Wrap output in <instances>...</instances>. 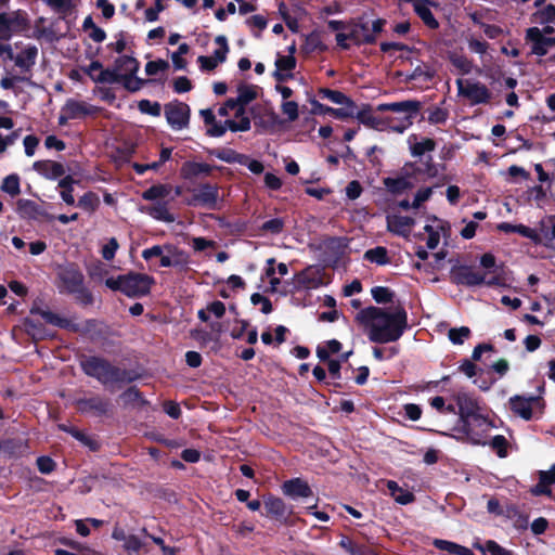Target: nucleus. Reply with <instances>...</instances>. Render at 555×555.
<instances>
[{
  "mask_svg": "<svg viewBox=\"0 0 555 555\" xmlns=\"http://www.w3.org/2000/svg\"><path fill=\"white\" fill-rule=\"evenodd\" d=\"M453 399L457 404L459 415L466 427V431L473 430L470 426L474 424L486 428L492 426L478 401L467 392L459 391L453 396Z\"/></svg>",
  "mask_w": 555,
  "mask_h": 555,
  "instance_id": "obj_3",
  "label": "nucleus"
},
{
  "mask_svg": "<svg viewBox=\"0 0 555 555\" xmlns=\"http://www.w3.org/2000/svg\"><path fill=\"white\" fill-rule=\"evenodd\" d=\"M211 170L212 167L206 163L185 162L180 172L184 179H193L199 176H208Z\"/></svg>",
  "mask_w": 555,
  "mask_h": 555,
  "instance_id": "obj_22",
  "label": "nucleus"
},
{
  "mask_svg": "<svg viewBox=\"0 0 555 555\" xmlns=\"http://www.w3.org/2000/svg\"><path fill=\"white\" fill-rule=\"evenodd\" d=\"M168 67V62L164 60L151 61L145 65V73L149 76H154L160 72H165Z\"/></svg>",
  "mask_w": 555,
  "mask_h": 555,
  "instance_id": "obj_54",
  "label": "nucleus"
},
{
  "mask_svg": "<svg viewBox=\"0 0 555 555\" xmlns=\"http://www.w3.org/2000/svg\"><path fill=\"white\" fill-rule=\"evenodd\" d=\"M142 545L143 544H142L141 540L137 535L129 534V537L126 539V542L124 543V548L130 555H132L133 553H138L140 551V548L142 547Z\"/></svg>",
  "mask_w": 555,
  "mask_h": 555,
  "instance_id": "obj_59",
  "label": "nucleus"
},
{
  "mask_svg": "<svg viewBox=\"0 0 555 555\" xmlns=\"http://www.w3.org/2000/svg\"><path fill=\"white\" fill-rule=\"evenodd\" d=\"M442 221L436 217H429L424 225V231L428 234L426 245L429 249H435L440 242V232L442 231Z\"/></svg>",
  "mask_w": 555,
  "mask_h": 555,
  "instance_id": "obj_21",
  "label": "nucleus"
},
{
  "mask_svg": "<svg viewBox=\"0 0 555 555\" xmlns=\"http://www.w3.org/2000/svg\"><path fill=\"white\" fill-rule=\"evenodd\" d=\"M356 321L365 328L369 339L377 344L397 341L408 326L406 312L400 306L361 309Z\"/></svg>",
  "mask_w": 555,
  "mask_h": 555,
  "instance_id": "obj_1",
  "label": "nucleus"
},
{
  "mask_svg": "<svg viewBox=\"0 0 555 555\" xmlns=\"http://www.w3.org/2000/svg\"><path fill=\"white\" fill-rule=\"evenodd\" d=\"M215 42L218 44V48L214 51L212 55L210 56L221 64L227 60V55L229 52L228 41L224 36H218L215 39Z\"/></svg>",
  "mask_w": 555,
  "mask_h": 555,
  "instance_id": "obj_42",
  "label": "nucleus"
},
{
  "mask_svg": "<svg viewBox=\"0 0 555 555\" xmlns=\"http://www.w3.org/2000/svg\"><path fill=\"white\" fill-rule=\"evenodd\" d=\"M420 107V102L409 100L378 104L376 111L390 112V115H384L388 130L402 133L413 124V119L417 116Z\"/></svg>",
  "mask_w": 555,
  "mask_h": 555,
  "instance_id": "obj_2",
  "label": "nucleus"
},
{
  "mask_svg": "<svg viewBox=\"0 0 555 555\" xmlns=\"http://www.w3.org/2000/svg\"><path fill=\"white\" fill-rule=\"evenodd\" d=\"M512 412L525 421L532 420L535 414L541 413L542 403L539 397L514 396L508 400Z\"/></svg>",
  "mask_w": 555,
  "mask_h": 555,
  "instance_id": "obj_8",
  "label": "nucleus"
},
{
  "mask_svg": "<svg viewBox=\"0 0 555 555\" xmlns=\"http://www.w3.org/2000/svg\"><path fill=\"white\" fill-rule=\"evenodd\" d=\"M449 60L452 66L460 75H467L472 73L474 67L473 62L468 60L465 55L452 52L449 55Z\"/></svg>",
  "mask_w": 555,
  "mask_h": 555,
  "instance_id": "obj_33",
  "label": "nucleus"
},
{
  "mask_svg": "<svg viewBox=\"0 0 555 555\" xmlns=\"http://www.w3.org/2000/svg\"><path fill=\"white\" fill-rule=\"evenodd\" d=\"M384 183L386 188L393 193H401L410 188V183L405 178H387Z\"/></svg>",
  "mask_w": 555,
  "mask_h": 555,
  "instance_id": "obj_44",
  "label": "nucleus"
},
{
  "mask_svg": "<svg viewBox=\"0 0 555 555\" xmlns=\"http://www.w3.org/2000/svg\"><path fill=\"white\" fill-rule=\"evenodd\" d=\"M433 194L431 188H423L417 191L412 202V208L418 209L422 204L430 198Z\"/></svg>",
  "mask_w": 555,
  "mask_h": 555,
  "instance_id": "obj_57",
  "label": "nucleus"
},
{
  "mask_svg": "<svg viewBox=\"0 0 555 555\" xmlns=\"http://www.w3.org/2000/svg\"><path fill=\"white\" fill-rule=\"evenodd\" d=\"M537 236L539 241H533V243L542 244L547 247L555 246V216H548L539 222Z\"/></svg>",
  "mask_w": 555,
  "mask_h": 555,
  "instance_id": "obj_15",
  "label": "nucleus"
},
{
  "mask_svg": "<svg viewBox=\"0 0 555 555\" xmlns=\"http://www.w3.org/2000/svg\"><path fill=\"white\" fill-rule=\"evenodd\" d=\"M468 48L470 51L483 55L488 50V43L474 37L467 39Z\"/></svg>",
  "mask_w": 555,
  "mask_h": 555,
  "instance_id": "obj_62",
  "label": "nucleus"
},
{
  "mask_svg": "<svg viewBox=\"0 0 555 555\" xmlns=\"http://www.w3.org/2000/svg\"><path fill=\"white\" fill-rule=\"evenodd\" d=\"M114 67L127 90L134 92L141 89L143 80L135 76L139 70V62L134 57L122 55L116 60Z\"/></svg>",
  "mask_w": 555,
  "mask_h": 555,
  "instance_id": "obj_5",
  "label": "nucleus"
},
{
  "mask_svg": "<svg viewBox=\"0 0 555 555\" xmlns=\"http://www.w3.org/2000/svg\"><path fill=\"white\" fill-rule=\"evenodd\" d=\"M434 545L437 548L446 551L452 555H473V552L469 548L451 541L436 539L434 541Z\"/></svg>",
  "mask_w": 555,
  "mask_h": 555,
  "instance_id": "obj_34",
  "label": "nucleus"
},
{
  "mask_svg": "<svg viewBox=\"0 0 555 555\" xmlns=\"http://www.w3.org/2000/svg\"><path fill=\"white\" fill-rule=\"evenodd\" d=\"M539 21L541 23L555 22V5L548 4L538 12Z\"/></svg>",
  "mask_w": 555,
  "mask_h": 555,
  "instance_id": "obj_61",
  "label": "nucleus"
},
{
  "mask_svg": "<svg viewBox=\"0 0 555 555\" xmlns=\"http://www.w3.org/2000/svg\"><path fill=\"white\" fill-rule=\"evenodd\" d=\"M87 114L86 106L77 101H68L64 108L63 115L60 117V124H65L67 119L78 118Z\"/></svg>",
  "mask_w": 555,
  "mask_h": 555,
  "instance_id": "obj_31",
  "label": "nucleus"
},
{
  "mask_svg": "<svg viewBox=\"0 0 555 555\" xmlns=\"http://www.w3.org/2000/svg\"><path fill=\"white\" fill-rule=\"evenodd\" d=\"M61 279L68 292H76L82 283V275L77 271H66Z\"/></svg>",
  "mask_w": 555,
  "mask_h": 555,
  "instance_id": "obj_39",
  "label": "nucleus"
},
{
  "mask_svg": "<svg viewBox=\"0 0 555 555\" xmlns=\"http://www.w3.org/2000/svg\"><path fill=\"white\" fill-rule=\"evenodd\" d=\"M295 66H296V60H295L294 55L279 54L275 60V67H276V70L274 74L275 78L279 81H285L286 79L292 77L291 72L295 68Z\"/></svg>",
  "mask_w": 555,
  "mask_h": 555,
  "instance_id": "obj_20",
  "label": "nucleus"
},
{
  "mask_svg": "<svg viewBox=\"0 0 555 555\" xmlns=\"http://www.w3.org/2000/svg\"><path fill=\"white\" fill-rule=\"evenodd\" d=\"M1 190L8 193L11 196H16L20 194V178L16 175H10L4 178Z\"/></svg>",
  "mask_w": 555,
  "mask_h": 555,
  "instance_id": "obj_41",
  "label": "nucleus"
},
{
  "mask_svg": "<svg viewBox=\"0 0 555 555\" xmlns=\"http://www.w3.org/2000/svg\"><path fill=\"white\" fill-rule=\"evenodd\" d=\"M474 547L481 551L482 553H489L490 555H514L512 551L504 548L495 541L489 540L483 545L475 543Z\"/></svg>",
  "mask_w": 555,
  "mask_h": 555,
  "instance_id": "obj_38",
  "label": "nucleus"
},
{
  "mask_svg": "<svg viewBox=\"0 0 555 555\" xmlns=\"http://www.w3.org/2000/svg\"><path fill=\"white\" fill-rule=\"evenodd\" d=\"M218 114L225 118V125L233 132L247 131L250 129V119L246 107L242 106L233 99L228 100L224 105L218 109Z\"/></svg>",
  "mask_w": 555,
  "mask_h": 555,
  "instance_id": "obj_4",
  "label": "nucleus"
},
{
  "mask_svg": "<svg viewBox=\"0 0 555 555\" xmlns=\"http://www.w3.org/2000/svg\"><path fill=\"white\" fill-rule=\"evenodd\" d=\"M467 437L475 444H489L500 457H505L507 455L508 442L502 435L494 436L490 441H487L475 434L474 430H467Z\"/></svg>",
  "mask_w": 555,
  "mask_h": 555,
  "instance_id": "obj_18",
  "label": "nucleus"
},
{
  "mask_svg": "<svg viewBox=\"0 0 555 555\" xmlns=\"http://www.w3.org/2000/svg\"><path fill=\"white\" fill-rule=\"evenodd\" d=\"M37 52L36 47L28 46L14 56L9 46H0V54H7L8 57L14 60L16 66L21 68L30 67L35 63Z\"/></svg>",
  "mask_w": 555,
  "mask_h": 555,
  "instance_id": "obj_13",
  "label": "nucleus"
},
{
  "mask_svg": "<svg viewBox=\"0 0 555 555\" xmlns=\"http://www.w3.org/2000/svg\"><path fill=\"white\" fill-rule=\"evenodd\" d=\"M340 349H341V344L336 339H332V340L326 341L323 345H320L317 348V356L321 361H325V360H328V358L332 354L339 352Z\"/></svg>",
  "mask_w": 555,
  "mask_h": 555,
  "instance_id": "obj_35",
  "label": "nucleus"
},
{
  "mask_svg": "<svg viewBox=\"0 0 555 555\" xmlns=\"http://www.w3.org/2000/svg\"><path fill=\"white\" fill-rule=\"evenodd\" d=\"M314 113L320 114V115L330 114V115L334 116L335 118H339V119L347 117V113L343 108H333V107L325 106L320 103L314 104Z\"/></svg>",
  "mask_w": 555,
  "mask_h": 555,
  "instance_id": "obj_50",
  "label": "nucleus"
},
{
  "mask_svg": "<svg viewBox=\"0 0 555 555\" xmlns=\"http://www.w3.org/2000/svg\"><path fill=\"white\" fill-rule=\"evenodd\" d=\"M40 315L46 322L53 325H57L60 327H66L69 324L67 320L50 311H41Z\"/></svg>",
  "mask_w": 555,
  "mask_h": 555,
  "instance_id": "obj_58",
  "label": "nucleus"
},
{
  "mask_svg": "<svg viewBox=\"0 0 555 555\" xmlns=\"http://www.w3.org/2000/svg\"><path fill=\"white\" fill-rule=\"evenodd\" d=\"M469 335H470V330L467 326L451 328L448 334L449 339L454 345L463 344L464 340L469 337Z\"/></svg>",
  "mask_w": 555,
  "mask_h": 555,
  "instance_id": "obj_45",
  "label": "nucleus"
},
{
  "mask_svg": "<svg viewBox=\"0 0 555 555\" xmlns=\"http://www.w3.org/2000/svg\"><path fill=\"white\" fill-rule=\"evenodd\" d=\"M284 222L281 218L270 219L262 223L261 230L270 234H279L282 232Z\"/></svg>",
  "mask_w": 555,
  "mask_h": 555,
  "instance_id": "obj_53",
  "label": "nucleus"
},
{
  "mask_svg": "<svg viewBox=\"0 0 555 555\" xmlns=\"http://www.w3.org/2000/svg\"><path fill=\"white\" fill-rule=\"evenodd\" d=\"M387 488L389 490L390 495L393 498V500L401 505L410 504V503L414 502V500H415V496L412 492L402 489L393 480L387 481Z\"/></svg>",
  "mask_w": 555,
  "mask_h": 555,
  "instance_id": "obj_29",
  "label": "nucleus"
},
{
  "mask_svg": "<svg viewBox=\"0 0 555 555\" xmlns=\"http://www.w3.org/2000/svg\"><path fill=\"white\" fill-rule=\"evenodd\" d=\"M298 289H314L324 284L323 270L319 267H308L294 276Z\"/></svg>",
  "mask_w": 555,
  "mask_h": 555,
  "instance_id": "obj_11",
  "label": "nucleus"
},
{
  "mask_svg": "<svg viewBox=\"0 0 555 555\" xmlns=\"http://www.w3.org/2000/svg\"><path fill=\"white\" fill-rule=\"evenodd\" d=\"M496 228L499 231H502L505 233H512V232L518 233L521 236L531 240L532 242L539 241V237L537 236V230L526 227L524 224H512L508 222H501L498 224Z\"/></svg>",
  "mask_w": 555,
  "mask_h": 555,
  "instance_id": "obj_28",
  "label": "nucleus"
},
{
  "mask_svg": "<svg viewBox=\"0 0 555 555\" xmlns=\"http://www.w3.org/2000/svg\"><path fill=\"white\" fill-rule=\"evenodd\" d=\"M257 96V88L255 86L242 85L237 89V96L233 99L237 101L242 106H246Z\"/></svg>",
  "mask_w": 555,
  "mask_h": 555,
  "instance_id": "obj_36",
  "label": "nucleus"
},
{
  "mask_svg": "<svg viewBox=\"0 0 555 555\" xmlns=\"http://www.w3.org/2000/svg\"><path fill=\"white\" fill-rule=\"evenodd\" d=\"M386 221L388 231L404 237L409 236L415 224L413 218L395 212L388 214Z\"/></svg>",
  "mask_w": 555,
  "mask_h": 555,
  "instance_id": "obj_12",
  "label": "nucleus"
},
{
  "mask_svg": "<svg viewBox=\"0 0 555 555\" xmlns=\"http://www.w3.org/2000/svg\"><path fill=\"white\" fill-rule=\"evenodd\" d=\"M78 404L81 411L95 410L99 413H105L108 409V402L98 397L81 400Z\"/></svg>",
  "mask_w": 555,
  "mask_h": 555,
  "instance_id": "obj_37",
  "label": "nucleus"
},
{
  "mask_svg": "<svg viewBox=\"0 0 555 555\" xmlns=\"http://www.w3.org/2000/svg\"><path fill=\"white\" fill-rule=\"evenodd\" d=\"M139 109L144 114H149L152 116L160 115V104L157 102H151L149 100H142L139 102Z\"/></svg>",
  "mask_w": 555,
  "mask_h": 555,
  "instance_id": "obj_55",
  "label": "nucleus"
},
{
  "mask_svg": "<svg viewBox=\"0 0 555 555\" xmlns=\"http://www.w3.org/2000/svg\"><path fill=\"white\" fill-rule=\"evenodd\" d=\"M169 201L155 202L153 205L145 208V212L156 220L171 223L175 221L173 215L168 208Z\"/></svg>",
  "mask_w": 555,
  "mask_h": 555,
  "instance_id": "obj_23",
  "label": "nucleus"
},
{
  "mask_svg": "<svg viewBox=\"0 0 555 555\" xmlns=\"http://www.w3.org/2000/svg\"><path fill=\"white\" fill-rule=\"evenodd\" d=\"M100 204V199L96 194L88 192L80 197L78 206L87 211H94Z\"/></svg>",
  "mask_w": 555,
  "mask_h": 555,
  "instance_id": "obj_43",
  "label": "nucleus"
},
{
  "mask_svg": "<svg viewBox=\"0 0 555 555\" xmlns=\"http://www.w3.org/2000/svg\"><path fill=\"white\" fill-rule=\"evenodd\" d=\"M168 124L175 130L186 128L190 119V107L182 102H171L165 106Z\"/></svg>",
  "mask_w": 555,
  "mask_h": 555,
  "instance_id": "obj_10",
  "label": "nucleus"
},
{
  "mask_svg": "<svg viewBox=\"0 0 555 555\" xmlns=\"http://www.w3.org/2000/svg\"><path fill=\"white\" fill-rule=\"evenodd\" d=\"M189 263L188 255L178 247L166 244V251L160 259V267L164 268H183Z\"/></svg>",
  "mask_w": 555,
  "mask_h": 555,
  "instance_id": "obj_14",
  "label": "nucleus"
},
{
  "mask_svg": "<svg viewBox=\"0 0 555 555\" xmlns=\"http://www.w3.org/2000/svg\"><path fill=\"white\" fill-rule=\"evenodd\" d=\"M172 191L173 188L170 184H156L145 190L142 197L152 202H162L160 199L170 202Z\"/></svg>",
  "mask_w": 555,
  "mask_h": 555,
  "instance_id": "obj_25",
  "label": "nucleus"
},
{
  "mask_svg": "<svg viewBox=\"0 0 555 555\" xmlns=\"http://www.w3.org/2000/svg\"><path fill=\"white\" fill-rule=\"evenodd\" d=\"M408 142L413 156H422L435 149V142L431 139L423 138L418 140L415 134L410 135Z\"/></svg>",
  "mask_w": 555,
  "mask_h": 555,
  "instance_id": "obj_27",
  "label": "nucleus"
},
{
  "mask_svg": "<svg viewBox=\"0 0 555 555\" xmlns=\"http://www.w3.org/2000/svg\"><path fill=\"white\" fill-rule=\"evenodd\" d=\"M350 39L356 44L369 43L374 41V34L369 24H357L350 30Z\"/></svg>",
  "mask_w": 555,
  "mask_h": 555,
  "instance_id": "obj_30",
  "label": "nucleus"
},
{
  "mask_svg": "<svg viewBox=\"0 0 555 555\" xmlns=\"http://www.w3.org/2000/svg\"><path fill=\"white\" fill-rule=\"evenodd\" d=\"M154 279L147 274L129 273L124 275V294L128 297H141L150 293Z\"/></svg>",
  "mask_w": 555,
  "mask_h": 555,
  "instance_id": "obj_9",
  "label": "nucleus"
},
{
  "mask_svg": "<svg viewBox=\"0 0 555 555\" xmlns=\"http://www.w3.org/2000/svg\"><path fill=\"white\" fill-rule=\"evenodd\" d=\"M82 369L86 374L98 378L106 384L119 379V372L103 359L91 357L82 361Z\"/></svg>",
  "mask_w": 555,
  "mask_h": 555,
  "instance_id": "obj_7",
  "label": "nucleus"
},
{
  "mask_svg": "<svg viewBox=\"0 0 555 555\" xmlns=\"http://www.w3.org/2000/svg\"><path fill=\"white\" fill-rule=\"evenodd\" d=\"M372 297L378 304L389 302L392 299V293L383 286H375L371 289Z\"/></svg>",
  "mask_w": 555,
  "mask_h": 555,
  "instance_id": "obj_48",
  "label": "nucleus"
},
{
  "mask_svg": "<svg viewBox=\"0 0 555 555\" xmlns=\"http://www.w3.org/2000/svg\"><path fill=\"white\" fill-rule=\"evenodd\" d=\"M457 93L466 99L472 105L488 103L492 93L488 87L480 81L473 79H456Z\"/></svg>",
  "mask_w": 555,
  "mask_h": 555,
  "instance_id": "obj_6",
  "label": "nucleus"
},
{
  "mask_svg": "<svg viewBox=\"0 0 555 555\" xmlns=\"http://www.w3.org/2000/svg\"><path fill=\"white\" fill-rule=\"evenodd\" d=\"M102 69L103 65L99 61H92L88 66L81 67V70L94 82H96V75H99Z\"/></svg>",
  "mask_w": 555,
  "mask_h": 555,
  "instance_id": "obj_63",
  "label": "nucleus"
},
{
  "mask_svg": "<svg viewBox=\"0 0 555 555\" xmlns=\"http://www.w3.org/2000/svg\"><path fill=\"white\" fill-rule=\"evenodd\" d=\"M282 491L285 495L292 499L309 498L312 495V490L307 481L300 478L287 480L282 486Z\"/></svg>",
  "mask_w": 555,
  "mask_h": 555,
  "instance_id": "obj_19",
  "label": "nucleus"
},
{
  "mask_svg": "<svg viewBox=\"0 0 555 555\" xmlns=\"http://www.w3.org/2000/svg\"><path fill=\"white\" fill-rule=\"evenodd\" d=\"M384 112L362 109L358 113V119L361 124L378 131H387L386 117L382 115Z\"/></svg>",
  "mask_w": 555,
  "mask_h": 555,
  "instance_id": "obj_17",
  "label": "nucleus"
},
{
  "mask_svg": "<svg viewBox=\"0 0 555 555\" xmlns=\"http://www.w3.org/2000/svg\"><path fill=\"white\" fill-rule=\"evenodd\" d=\"M264 508L268 515L278 519L285 518L289 513L286 504L280 498H266Z\"/></svg>",
  "mask_w": 555,
  "mask_h": 555,
  "instance_id": "obj_26",
  "label": "nucleus"
},
{
  "mask_svg": "<svg viewBox=\"0 0 555 555\" xmlns=\"http://www.w3.org/2000/svg\"><path fill=\"white\" fill-rule=\"evenodd\" d=\"M218 192L212 185H202L194 195V201L208 208H214L217 204Z\"/></svg>",
  "mask_w": 555,
  "mask_h": 555,
  "instance_id": "obj_24",
  "label": "nucleus"
},
{
  "mask_svg": "<svg viewBox=\"0 0 555 555\" xmlns=\"http://www.w3.org/2000/svg\"><path fill=\"white\" fill-rule=\"evenodd\" d=\"M119 245L116 238L112 237L107 244H105L102 248V256L105 260H112L115 257L116 250Z\"/></svg>",
  "mask_w": 555,
  "mask_h": 555,
  "instance_id": "obj_64",
  "label": "nucleus"
},
{
  "mask_svg": "<svg viewBox=\"0 0 555 555\" xmlns=\"http://www.w3.org/2000/svg\"><path fill=\"white\" fill-rule=\"evenodd\" d=\"M165 251H166V245H154V246L146 248L142 251V258L146 261H150L153 258L158 257L160 260L163 258V255Z\"/></svg>",
  "mask_w": 555,
  "mask_h": 555,
  "instance_id": "obj_56",
  "label": "nucleus"
},
{
  "mask_svg": "<svg viewBox=\"0 0 555 555\" xmlns=\"http://www.w3.org/2000/svg\"><path fill=\"white\" fill-rule=\"evenodd\" d=\"M413 7L414 11L421 17L425 25L433 29L438 27L439 24L430 11V4H426L425 2L418 0L414 2Z\"/></svg>",
  "mask_w": 555,
  "mask_h": 555,
  "instance_id": "obj_32",
  "label": "nucleus"
},
{
  "mask_svg": "<svg viewBox=\"0 0 555 555\" xmlns=\"http://www.w3.org/2000/svg\"><path fill=\"white\" fill-rule=\"evenodd\" d=\"M120 82L118 74L115 69H102V72L96 75V83H116Z\"/></svg>",
  "mask_w": 555,
  "mask_h": 555,
  "instance_id": "obj_51",
  "label": "nucleus"
},
{
  "mask_svg": "<svg viewBox=\"0 0 555 555\" xmlns=\"http://www.w3.org/2000/svg\"><path fill=\"white\" fill-rule=\"evenodd\" d=\"M281 111L288 121H295L299 116L298 103L295 101H284L281 104Z\"/></svg>",
  "mask_w": 555,
  "mask_h": 555,
  "instance_id": "obj_47",
  "label": "nucleus"
},
{
  "mask_svg": "<svg viewBox=\"0 0 555 555\" xmlns=\"http://www.w3.org/2000/svg\"><path fill=\"white\" fill-rule=\"evenodd\" d=\"M364 258L377 264H386L388 262L387 250L384 247H375L366 250Z\"/></svg>",
  "mask_w": 555,
  "mask_h": 555,
  "instance_id": "obj_40",
  "label": "nucleus"
},
{
  "mask_svg": "<svg viewBox=\"0 0 555 555\" xmlns=\"http://www.w3.org/2000/svg\"><path fill=\"white\" fill-rule=\"evenodd\" d=\"M459 282L465 284L467 286H476L481 284L487 285H496L499 284V280L496 278H491L487 280L486 274L479 271H476L472 268H462L459 273Z\"/></svg>",
  "mask_w": 555,
  "mask_h": 555,
  "instance_id": "obj_16",
  "label": "nucleus"
},
{
  "mask_svg": "<svg viewBox=\"0 0 555 555\" xmlns=\"http://www.w3.org/2000/svg\"><path fill=\"white\" fill-rule=\"evenodd\" d=\"M0 23L7 24L11 30H16L26 24L25 16L16 14L14 17H8L4 15L0 16Z\"/></svg>",
  "mask_w": 555,
  "mask_h": 555,
  "instance_id": "obj_52",
  "label": "nucleus"
},
{
  "mask_svg": "<svg viewBox=\"0 0 555 555\" xmlns=\"http://www.w3.org/2000/svg\"><path fill=\"white\" fill-rule=\"evenodd\" d=\"M250 300L254 305H260L261 312H263L264 314H268L272 311L271 301L267 297L256 293L251 295Z\"/></svg>",
  "mask_w": 555,
  "mask_h": 555,
  "instance_id": "obj_60",
  "label": "nucleus"
},
{
  "mask_svg": "<svg viewBox=\"0 0 555 555\" xmlns=\"http://www.w3.org/2000/svg\"><path fill=\"white\" fill-rule=\"evenodd\" d=\"M59 186L62 189V191L60 193L62 199L67 205H74L75 204V198H74V195H73V188L70 185V182H69L68 178L62 179L59 182Z\"/></svg>",
  "mask_w": 555,
  "mask_h": 555,
  "instance_id": "obj_49",
  "label": "nucleus"
},
{
  "mask_svg": "<svg viewBox=\"0 0 555 555\" xmlns=\"http://www.w3.org/2000/svg\"><path fill=\"white\" fill-rule=\"evenodd\" d=\"M189 46L186 43H181L176 52L172 53L171 60L176 69H183L186 66V62L183 59V55L189 53Z\"/></svg>",
  "mask_w": 555,
  "mask_h": 555,
  "instance_id": "obj_46",
  "label": "nucleus"
}]
</instances>
